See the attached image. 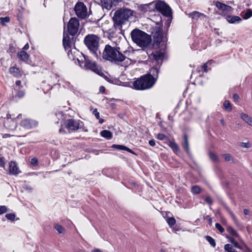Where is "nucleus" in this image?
<instances>
[{
  "label": "nucleus",
  "mask_w": 252,
  "mask_h": 252,
  "mask_svg": "<svg viewBox=\"0 0 252 252\" xmlns=\"http://www.w3.org/2000/svg\"><path fill=\"white\" fill-rule=\"evenodd\" d=\"M240 117L249 125L252 126V117L244 113L240 114Z\"/></svg>",
  "instance_id": "nucleus-25"
},
{
  "label": "nucleus",
  "mask_w": 252,
  "mask_h": 252,
  "mask_svg": "<svg viewBox=\"0 0 252 252\" xmlns=\"http://www.w3.org/2000/svg\"><path fill=\"white\" fill-rule=\"evenodd\" d=\"M10 20V18L7 16L0 18V23L3 26H5L6 23L9 22Z\"/></svg>",
  "instance_id": "nucleus-39"
},
{
  "label": "nucleus",
  "mask_w": 252,
  "mask_h": 252,
  "mask_svg": "<svg viewBox=\"0 0 252 252\" xmlns=\"http://www.w3.org/2000/svg\"><path fill=\"white\" fill-rule=\"evenodd\" d=\"M188 15L191 18L193 22L197 21L201 17H205L204 14L196 11L189 13Z\"/></svg>",
  "instance_id": "nucleus-18"
},
{
  "label": "nucleus",
  "mask_w": 252,
  "mask_h": 252,
  "mask_svg": "<svg viewBox=\"0 0 252 252\" xmlns=\"http://www.w3.org/2000/svg\"><path fill=\"white\" fill-rule=\"evenodd\" d=\"M9 72L14 77L17 78H18L21 76V71L19 68L15 66L10 67Z\"/></svg>",
  "instance_id": "nucleus-24"
},
{
  "label": "nucleus",
  "mask_w": 252,
  "mask_h": 252,
  "mask_svg": "<svg viewBox=\"0 0 252 252\" xmlns=\"http://www.w3.org/2000/svg\"><path fill=\"white\" fill-rule=\"evenodd\" d=\"M209 156L211 159L214 161H218V158L217 155L215 154L210 152L209 153Z\"/></svg>",
  "instance_id": "nucleus-42"
},
{
  "label": "nucleus",
  "mask_w": 252,
  "mask_h": 252,
  "mask_svg": "<svg viewBox=\"0 0 252 252\" xmlns=\"http://www.w3.org/2000/svg\"><path fill=\"white\" fill-rule=\"evenodd\" d=\"M157 138L160 140H163L166 138V136L162 133H158L157 135Z\"/></svg>",
  "instance_id": "nucleus-47"
},
{
  "label": "nucleus",
  "mask_w": 252,
  "mask_h": 252,
  "mask_svg": "<svg viewBox=\"0 0 252 252\" xmlns=\"http://www.w3.org/2000/svg\"><path fill=\"white\" fill-rule=\"evenodd\" d=\"M149 144H150V145H151V146H153V147L156 145L155 141L154 139L150 140L149 141Z\"/></svg>",
  "instance_id": "nucleus-54"
},
{
  "label": "nucleus",
  "mask_w": 252,
  "mask_h": 252,
  "mask_svg": "<svg viewBox=\"0 0 252 252\" xmlns=\"http://www.w3.org/2000/svg\"><path fill=\"white\" fill-rule=\"evenodd\" d=\"M133 11L128 8H121L116 11L113 17L115 30L122 31V25L133 16Z\"/></svg>",
  "instance_id": "nucleus-2"
},
{
  "label": "nucleus",
  "mask_w": 252,
  "mask_h": 252,
  "mask_svg": "<svg viewBox=\"0 0 252 252\" xmlns=\"http://www.w3.org/2000/svg\"><path fill=\"white\" fill-rule=\"evenodd\" d=\"M56 117L59 120H63L64 116L63 112L60 111L56 114Z\"/></svg>",
  "instance_id": "nucleus-44"
},
{
  "label": "nucleus",
  "mask_w": 252,
  "mask_h": 252,
  "mask_svg": "<svg viewBox=\"0 0 252 252\" xmlns=\"http://www.w3.org/2000/svg\"><path fill=\"white\" fill-rule=\"evenodd\" d=\"M252 16V10L251 9H248L243 16L244 19H248Z\"/></svg>",
  "instance_id": "nucleus-40"
},
{
  "label": "nucleus",
  "mask_w": 252,
  "mask_h": 252,
  "mask_svg": "<svg viewBox=\"0 0 252 252\" xmlns=\"http://www.w3.org/2000/svg\"><path fill=\"white\" fill-rule=\"evenodd\" d=\"M226 21L230 24H238L242 21V19L238 16H232L227 15L225 16Z\"/></svg>",
  "instance_id": "nucleus-16"
},
{
  "label": "nucleus",
  "mask_w": 252,
  "mask_h": 252,
  "mask_svg": "<svg viewBox=\"0 0 252 252\" xmlns=\"http://www.w3.org/2000/svg\"><path fill=\"white\" fill-rule=\"evenodd\" d=\"M205 201L207 204H208L210 205H212L213 203L212 199L210 196H207L205 199Z\"/></svg>",
  "instance_id": "nucleus-48"
},
{
  "label": "nucleus",
  "mask_w": 252,
  "mask_h": 252,
  "mask_svg": "<svg viewBox=\"0 0 252 252\" xmlns=\"http://www.w3.org/2000/svg\"><path fill=\"white\" fill-rule=\"evenodd\" d=\"M82 123V122L80 120L69 119L65 121V124L66 128L69 131H73L81 128Z\"/></svg>",
  "instance_id": "nucleus-10"
},
{
  "label": "nucleus",
  "mask_w": 252,
  "mask_h": 252,
  "mask_svg": "<svg viewBox=\"0 0 252 252\" xmlns=\"http://www.w3.org/2000/svg\"><path fill=\"white\" fill-rule=\"evenodd\" d=\"M239 244H240V242L239 241V242H237L236 241V242L233 244V246L235 247V248H237L238 249L239 248Z\"/></svg>",
  "instance_id": "nucleus-57"
},
{
  "label": "nucleus",
  "mask_w": 252,
  "mask_h": 252,
  "mask_svg": "<svg viewBox=\"0 0 252 252\" xmlns=\"http://www.w3.org/2000/svg\"><path fill=\"white\" fill-rule=\"evenodd\" d=\"M74 10L76 15L78 17L84 19L87 16V8L83 2H77L75 6Z\"/></svg>",
  "instance_id": "nucleus-11"
},
{
  "label": "nucleus",
  "mask_w": 252,
  "mask_h": 252,
  "mask_svg": "<svg viewBox=\"0 0 252 252\" xmlns=\"http://www.w3.org/2000/svg\"><path fill=\"white\" fill-rule=\"evenodd\" d=\"M7 212V208L5 206H0V215H2Z\"/></svg>",
  "instance_id": "nucleus-45"
},
{
  "label": "nucleus",
  "mask_w": 252,
  "mask_h": 252,
  "mask_svg": "<svg viewBox=\"0 0 252 252\" xmlns=\"http://www.w3.org/2000/svg\"><path fill=\"white\" fill-rule=\"evenodd\" d=\"M228 239H229V241L232 244H233L235 242H236V240L233 238H232V237H229L228 238Z\"/></svg>",
  "instance_id": "nucleus-56"
},
{
  "label": "nucleus",
  "mask_w": 252,
  "mask_h": 252,
  "mask_svg": "<svg viewBox=\"0 0 252 252\" xmlns=\"http://www.w3.org/2000/svg\"><path fill=\"white\" fill-rule=\"evenodd\" d=\"M111 147L112 148L117 149L119 150L126 151L130 153L135 155V153L132 150H131L130 149L128 148V147L123 146V145L114 144Z\"/></svg>",
  "instance_id": "nucleus-22"
},
{
  "label": "nucleus",
  "mask_w": 252,
  "mask_h": 252,
  "mask_svg": "<svg viewBox=\"0 0 252 252\" xmlns=\"http://www.w3.org/2000/svg\"><path fill=\"white\" fill-rule=\"evenodd\" d=\"M29 55L25 51H21L19 52L18 54V58L22 61L26 62V61H27L29 58Z\"/></svg>",
  "instance_id": "nucleus-28"
},
{
  "label": "nucleus",
  "mask_w": 252,
  "mask_h": 252,
  "mask_svg": "<svg viewBox=\"0 0 252 252\" xmlns=\"http://www.w3.org/2000/svg\"><path fill=\"white\" fill-rule=\"evenodd\" d=\"M15 84L17 86H20L21 84V82L20 80H17L16 81Z\"/></svg>",
  "instance_id": "nucleus-60"
},
{
  "label": "nucleus",
  "mask_w": 252,
  "mask_h": 252,
  "mask_svg": "<svg viewBox=\"0 0 252 252\" xmlns=\"http://www.w3.org/2000/svg\"><path fill=\"white\" fill-rule=\"evenodd\" d=\"M222 157L224 158V160L226 161H231V162H235V159L229 154H224L222 155Z\"/></svg>",
  "instance_id": "nucleus-33"
},
{
  "label": "nucleus",
  "mask_w": 252,
  "mask_h": 252,
  "mask_svg": "<svg viewBox=\"0 0 252 252\" xmlns=\"http://www.w3.org/2000/svg\"><path fill=\"white\" fill-rule=\"evenodd\" d=\"M29 48V45L28 43H27L24 47H23V49L26 50Z\"/></svg>",
  "instance_id": "nucleus-59"
},
{
  "label": "nucleus",
  "mask_w": 252,
  "mask_h": 252,
  "mask_svg": "<svg viewBox=\"0 0 252 252\" xmlns=\"http://www.w3.org/2000/svg\"><path fill=\"white\" fill-rule=\"evenodd\" d=\"M99 37L94 34L87 35L84 39L85 45L90 52L96 58L100 54L99 50Z\"/></svg>",
  "instance_id": "nucleus-4"
},
{
  "label": "nucleus",
  "mask_w": 252,
  "mask_h": 252,
  "mask_svg": "<svg viewBox=\"0 0 252 252\" xmlns=\"http://www.w3.org/2000/svg\"><path fill=\"white\" fill-rule=\"evenodd\" d=\"M93 114L94 115V116H95L96 118L97 119H99V113L97 111V109H94V110H93Z\"/></svg>",
  "instance_id": "nucleus-50"
},
{
  "label": "nucleus",
  "mask_w": 252,
  "mask_h": 252,
  "mask_svg": "<svg viewBox=\"0 0 252 252\" xmlns=\"http://www.w3.org/2000/svg\"><path fill=\"white\" fill-rule=\"evenodd\" d=\"M216 6L218 8L222 10V14L224 16L227 15L228 13H231L233 10V9L231 6L227 5L220 1L216 2Z\"/></svg>",
  "instance_id": "nucleus-12"
},
{
  "label": "nucleus",
  "mask_w": 252,
  "mask_h": 252,
  "mask_svg": "<svg viewBox=\"0 0 252 252\" xmlns=\"http://www.w3.org/2000/svg\"><path fill=\"white\" fill-rule=\"evenodd\" d=\"M151 55L153 56V58L158 63L159 61H162L164 57L163 53L160 50L156 51L155 52L152 53Z\"/></svg>",
  "instance_id": "nucleus-21"
},
{
  "label": "nucleus",
  "mask_w": 252,
  "mask_h": 252,
  "mask_svg": "<svg viewBox=\"0 0 252 252\" xmlns=\"http://www.w3.org/2000/svg\"><path fill=\"white\" fill-rule=\"evenodd\" d=\"M5 217L11 221H13L15 218V215L14 213L7 214L5 215Z\"/></svg>",
  "instance_id": "nucleus-43"
},
{
  "label": "nucleus",
  "mask_w": 252,
  "mask_h": 252,
  "mask_svg": "<svg viewBox=\"0 0 252 252\" xmlns=\"http://www.w3.org/2000/svg\"><path fill=\"white\" fill-rule=\"evenodd\" d=\"M24 95H25V93L22 91H18V92L17 94V95L19 98L23 97L24 96Z\"/></svg>",
  "instance_id": "nucleus-51"
},
{
  "label": "nucleus",
  "mask_w": 252,
  "mask_h": 252,
  "mask_svg": "<svg viewBox=\"0 0 252 252\" xmlns=\"http://www.w3.org/2000/svg\"><path fill=\"white\" fill-rule=\"evenodd\" d=\"M213 62V60H210L207 63L203 64V65H201L199 68V71H203L205 72H207L209 70L211 69L210 68H208V65H210Z\"/></svg>",
  "instance_id": "nucleus-27"
},
{
  "label": "nucleus",
  "mask_w": 252,
  "mask_h": 252,
  "mask_svg": "<svg viewBox=\"0 0 252 252\" xmlns=\"http://www.w3.org/2000/svg\"><path fill=\"white\" fill-rule=\"evenodd\" d=\"M4 126L7 128L12 130L15 128L16 123L14 121L10 120L9 119H7L4 122Z\"/></svg>",
  "instance_id": "nucleus-23"
},
{
  "label": "nucleus",
  "mask_w": 252,
  "mask_h": 252,
  "mask_svg": "<svg viewBox=\"0 0 252 252\" xmlns=\"http://www.w3.org/2000/svg\"><path fill=\"white\" fill-rule=\"evenodd\" d=\"M224 249L227 252H236L235 249H234L231 244H227L224 245Z\"/></svg>",
  "instance_id": "nucleus-34"
},
{
  "label": "nucleus",
  "mask_w": 252,
  "mask_h": 252,
  "mask_svg": "<svg viewBox=\"0 0 252 252\" xmlns=\"http://www.w3.org/2000/svg\"><path fill=\"white\" fill-rule=\"evenodd\" d=\"M233 97L235 101H237L239 98V95L236 94H233Z\"/></svg>",
  "instance_id": "nucleus-55"
},
{
  "label": "nucleus",
  "mask_w": 252,
  "mask_h": 252,
  "mask_svg": "<svg viewBox=\"0 0 252 252\" xmlns=\"http://www.w3.org/2000/svg\"><path fill=\"white\" fill-rule=\"evenodd\" d=\"M100 135L108 140L111 139L112 137V133L111 131L108 130H103L101 131L100 132Z\"/></svg>",
  "instance_id": "nucleus-30"
},
{
  "label": "nucleus",
  "mask_w": 252,
  "mask_h": 252,
  "mask_svg": "<svg viewBox=\"0 0 252 252\" xmlns=\"http://www.w3.org/2000/svg\"><path fill=\"white\" fill-rule=\"evenodd\" d=\"M92 252H101V251L100 250H99V249H95V250L93 251Z\"/></svg>",
  "instance_id": "nucleus-64"
},
{
  "label": "nucleus",
  "mask_w": 252,
  "mask_h": 252,
  "mask_svg": "<svg viewBox=\"0 0 252 252\" xmlns=\"http://www.w3.org/2000/svg\"><path fill=\"white\" fill-rule=\"evenodd\" d=\"M83 57L84 60H83V59L81 60H78L80 65L82 67L91 70L94 72L99 74L100 70L96 63L94 62H93L88 59H86L84 56H83Z\"/></svg>",
  "instance_id": "nucleus-7"
},
{
  "label": "nucleus",
  "mask_w": 252,
  "mask_h": 252,
  "mask_svg": "<svg viewBox=\"0 0 252 252\" xmlns=\"http://www.w3.org/2000/svg\"><path fill=\"white\" fill-rule=\"evenodd\" d=\"M241 146H242V147L246 148H249L251 147L250 144L249 143H244V142H242L241 143Z\"/></svg>",
  "instance_id": "nucleus-52"
},
{
  "label": "nucleus",
  "mask_w": 252,
  "mask_h": 252,
  "mask_svg": "<svg viewBox=\"0 0 252 252\" xmlns=\"http://www.w3.org/2000/svg\"><path fill=\"white\" fill-rule=\"evenodd\" d=\"M21 126L26 129H30L37 126V123L30 119H25L21 121Z\"/></svg>",
  "instance_id": "nucleus-14"
},
{
  "label": "nucleus",
  "mask_w": 252,
  "mask_h": 252,
  "mask_svg": "<svg viewBox=\"0 0 252 252\" xmlns=\"http://www.w3.org/2000/svg\"><path fill=\"white\" fill-rule=\"evenodd\" d=\"M9 136L10 135L8 134H4V135H3L2 137L3 138H6V137H9Z\"/></svg>",
  "instance_id": "nucleus-63"
},
{
  "label": "nucleus",
  "mask_w": 252,
  "mask_h": 252,
  "mask_svg": "<svg viewBox=\"0 0 252 252\" xmlns=\"http://www.w3.org/2000/svg\"><path fill=\"white\" fill-rule=\"evenodd\" d=\"M79 22L76 18H71L67 24V31L71 35H75L78 31Z\"/></svg>",
  "instance_id": "nucleus-9"
},
{
  "label": "nucleus",
  "mask_w": 252,
  "mask_h": 252,
  "mask_svg": "<svg viewBox=\"0 0 252 252\" xmlns=\"http://www.w3.org/2000/svg\"><path fill=\"white\" fill-rule=\"evenodd\" d=\"M102 8L107 10H110L113 6L116 5L118 0H100Z\"/></svg>",
  "instance_id": "nucleus-13"
},
{
  "label": "nucleus",
  "mask_w": 252,
  "mask_h": 252,
  "mask_svg": "<svg viewBox=\"0 0 252 252\" xmlns=\"http://www.w3.org/2000/svg\"><path fill=\"white\" fill-rule=\"evenodd\" d=\"M105 88L104 87L101 86V87H100V92H104L105 91Z\"/></svg>",
  "instance_id": "nucleus-61"
},
{
  "label": "nucleus",
  "mask_w": 252,
  "mask_h": 252,
  "mask_svg": "<svg viewBox=\"0 0 252 252\" xmlns=\"http://www.w3.org/2000/svg\"><path fill=\"white\" fill-rule=\"evenodd\" d=\"M167 222L170 227H172L175 224L176 220L173 217L168 218L167 219Z\"/></svg>",
  "instance_id": "nucleus-41"
},
{
  "label": "nucleus",
  "mask_w": 252,
  "mask_h": 252,
  "mask_svg": "<svg viewBox=\"0 0 252 252\" xmlns=\"http://www.w3.org/2000/svg\"><path fill=\"white\" fill-rule=\"evenodd\" d=\"M205 238L212 247H215L216 246L215 241L212 237L207 235L205 236Z\"/></svg>",
  "instance_id": "nucleus-37"
},
{
  "label": "nucleus",
  "mask_w": 252,
  "mask_h": 252,
  "mask_svg": "<svg viewBox=\"0 0 252 252\" xmlns=\"http://www.w3.org/2000/svg\"><path fill=\"white\" fill-rule=\"evenodd\" d=\"M223 106L226 111L230 112L232 111L231 103L228 100H225L223 103Z\"/></svg>",
  "instance_id": "nucleus-35"
},
{
  "label": "nucleus",
  "mask_w": 252,
  "mask_h": 252,
  "mask_svg": "<svg viewBox=\"0 0 252 252\" xmlns=\"http://www.w3.org/2000/svg\"><path fill=\"white\" fill-rule=\"evenodd\" d=\"M16 162L11 161L9 163V173L10 175H17L20 173Z\"/></svg>",
  "instance_id": "nucleus-15"
},
{
  "label": "nucleus",
  "mask_w": 252,
  "mask_h": 252,
  "mask_svg": "<svg viewBox=\"0 0 252 252\" xmlns=\"http://www.w3.org/2000/svg\"><path fill=\"white\" fill-rule=\"evenodd\" d=\"M238 240L240 242L238 249L245 252L248 247L245 244L244 241L241 238L238 239Z\"/></svg>",
  "instance_id": "nucleus-32"
},
{
  "label": "nucleus",
  "mask_w": 252,
  "mask_h": 252,
  "mask_svg": "<svg viewBox=\"0 0 252 252\" xmlns=\"http://www.w3.org/2000/svg\"><path fill=\"white\" fill-rule=\"evenodd\" d=\"M201 189L198 186H193L191 188V192L194 194H197L200 193Z\"/></svg>",
  "instance_id": "nucleus-38"
},
{
  "label": "nucleus",
  "mask_w": 252,
  "mask_h": 252,
  "mask_svg": "<svg viewBox=\"0 0 252 252\" xmlns=\"http://www.w3.org/2000/svg\"><path fill=\"white\" fill-rule=\"evenodd\" d=\"M120 50L119 47H112L107 44L105 46L102 57L104 60L115 63L122 62L126 59L129 52L126 50L123 53Z\"/></svg>",
  "instance_id": "nucleus-1"
},
{
  "label": "nucleus",
  "mask_w": 252,
  "mask_h": 252,
  "mask_svg": "<svg viewBox=\"0 0 252 252\" xmlns=\"http://www.w3.org/2000/svg\"><path fill=\"white\" fill-rule=\"evenodd\" d=\"M154 46L158 47L161 42H165L167 41L166 36H164L162 29L160 28H158L156 29L155 32L153 35Z\"/></svg>",
  "instance_id": "nucleus-8"
},
{
  "label": "nucleus",
  "mask_w": 252,
  "mask_h": 252,
  "mask_svg": "<svg viewBox=\"0 0 252 252\" xmlns=\"http://www.w3.org/2000/svg\"><path fill=\"white\" fill-rule=\"evenodd\" d=\"M130 35L132 41L142 48L148 47L152 42L151 36L138 29L133 30Z\"/></svg>",
  "instance_id": "nucleus-3"
},
{
  "label": "nucleus",
  "mask_w": 252,
  "mask_h": 252,
  "mask_svg": "<svg viewBox=\"0 0 252 252\" xmlns=\"http://www.w3.org/2000/svg\"><path fill=\"white\" fill-rule=\"evenodd\" d=\"M159 72V68L157 67H153L150 70L149 72L147 74L149 75L151 78L156 79V82L157 80Z\"/></svg>",
  "instance_id": "nucleus-20"
},
{
  "label": "nucleus",
  "mask_w": 252,
  "mask_h": 252,
  "mask_svg": "<svg viewBox=\"0 0 252 252\" xmlns=\"http://www.w3.org/2000/svg\"><path fill=\"white\" fill-rule=\"evenodd\" d=\"M63 43L65 49H69L71 46L72 42L70 39V37L67 34H63Z\"/></svg>",
  "instance_id": "nucleus-19"
},
{
  "label": "nucleus",
  "mask_w": 252,
  "mask_h": 252,
  "mask_svg": "<svg viewBox=\"0 0 252 252\" xmlns=\"http://www.w3.org/2000/svg\"><path fill=\"white\" fill-rule=\"evenodd\" d=\"M54 227L60 234L63 233L64 231V229L60 224H55Z\"/></svg>",
  "instance_id": "nucleus-36"
},
{
  "label": "nucleus",
  "mask_w": 252,
  "mask_h": 252,
  "mask_svg": "<svg viewBox=\"0 0 252 252\" xmlns=\"http://www.w3.org/2000/svg\"><path fill=\"white\" fill-rule=\"evenodd\" d=\"M155 9L166 17H170L171 16V8L163 1L158 0L156 3L154 2L153 10Z\"/></svg>",
  "instance_id": "nucleus-6"
},
{
  "label": "nucleus",
  "mask_w": 252,
  "mask_h": 252,
  "mask_svg": "<svg viewBox=\"0 0 252 252\" xmlns=\"http://www.w3.org/2000/svg\"><path fill=\"white\" fill-rule=\"evenodd\" d=\"M249 210L248 209H245L244 210V213L245 215H248L249 214Z\"/></svg>",
  "instance_id": "nucleus-58"
},
{
  "label": "nucleus",
  "mask_w": 252,
  "mask_h": 252,
  "mask_svg": "<svg viewBox=\"0 0 252 252\" xmlns=\"http://www.w3.org/2000/svg\"><path fill=\"white\" fill-rule=\"evenodd\" d=\"M154 2L149 3V4H141L138 6V9L142 12H146L153 10V6Z\"/></svg>",
  "instance_id": "nucleus-17"
},
{
  "label": "nucleus",
  "mask_w": 252,
  "mask_h": 252,
  "mask_svg": "<svg viewBox=\"0 0 252 252\" xmlns=\"http://www.w3.org/2000/svg\"><path fill=\"white\" fill-rule=\"evenodd\" d=\"M169 146L175 153L177 154V153L179 152L180 149L179 146L175 142L170 141Z\"/></svg>",
  "instance_id": "nucleus-31"
},
{
  "label": "nucleus",
  "mask_w": 252,
  "mask_h": 252,
  "mask_svg": "<svg viewBox=\"0 0 252 252\" xmlns=\"http://www.w3.org/2000/svg\"><path fill=\"white\" fill-rule=\"evenodd\" d=\"M245 252H252V249L248 247Z\"/></svg>",
  "instance_id": "nucleus-62"
},
{
  "label": "nucleus",
  "mask_w": 252,
  "mask_h": 252,
  "mask_svg": "<svg viewBox=\"0 0 252 252\" xmlns=\"http://www.w3.org/2000/svg\"><path fill=\"white\" fill-rule=\"evenodd\" d=\"M184 143L183 144V147L184 151L187 153H189V142L188 139V136L186 134L184 135Z\"/></svg>",
  "instance_id": "nucleus-26"
},
{
  "label": "nucleus",
  "mask_w": 252,
  "mask_h": 252,
  "mask_svg": "<svg viewBox=\"0 0 252 252\" xmlns=\"http://www.w3.org/2000/svg\"><path fill=\"white\" fill-rule=\"evenodd\" d=\"M31 164L33 165H36L38 164V160L36 158H32L31 160Z\"/></svg>",
  "instance_id": "nucleus-49"
},
{
  "label": "nucleus",
  "mask_w": 252,
  "mask_h": 252,
  "mask_svg": "<svg viewBox=\"0 0 252 252\" xmlns=\"http://www.w3.org/2000/svg\"><path fill=\"white\" fill-rule=\"evenodd\" d=\"M216 227L217 229H218L221 233H222L224 231V228L222 227V226L219 223H216L215 224Z\"/></svg>",
  "instance_id": "nucleus-46"
},
{
  "label": "nucleus",
  "mask_w": 252,
  "mask_h": 252,
  "mask_svg": "<svg viewBox=\"0 0 252 252\" xmlns=\"http://www.w3.org/2000/svg\"><path fill=\"white\" fill-rule=\"evenodd\" d=\"M227 230L228 232L232 236L237 238L238 239L241 238L237 233V231L231 226L228 227Z\"/></svg>",
  "instance_id": "nucleus-29"
},
{
  "label": "nucleus",
  "mask_w": 252,
  "mask_h": 252,
  "mask_svg": "<svg viewBox=\"0 0 252 252\" xmlns=\"http://www.w3.org/2000/svg\"><path fill=\"white\" fill-rule=\"evenodd\" d=\"M5 162L3 158H0V167H4Z\"/></svg>",
  "instance_id": "nucleus-53"
},
{
  "label": "nucleus",
  "mask_w": 252,
  "mask_h": 252,
  "mask_svg": "<svg viewBox=\"0 0 252 252\" xmlns=\"http://www.w3.org/2000/svg\"><path fill=\"white\" fill-rule=\"evenodd\" d=\"M155 83L156 79L146 74L135 80L133 82V86L137 90H146L152 88Z\"/></svg>",
  "instance_id": "nucleus-5"
}]
</instances>
